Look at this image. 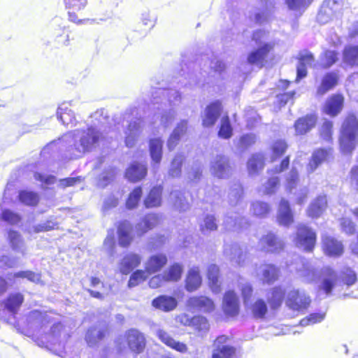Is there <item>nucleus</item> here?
Returning <instances> with one entry per match:
<instances>
[{
    "mask_svg": "<svg viewBox=\"0 0 358 358\" xmlns=\"http://www.w3.org/2000/svg\"><path fill=\"white\" fill-rule=\"evenodd\" d=\"M93 123L85 129H75L65 134L62 140L68 142L67 156L70 159H76L84 154L96 149L101 140L104 138L101 131L102 120H106L108 115L104 109L97 110L91 115Z\"/></svg>",
    "mask_w": 358,
    "mask_h": 358,
    "instance_id": "f257e3e1",
    "label": "nucleus"
},
{
    "mask_svg": "<svg viewBox=\"0 0 358 358\" xmlns=\"http://www.w3.org/2000/svg\"><path fill=\"white\" fill-rule=\"evenodd\" d=\"M180 100V93L174 89L158 87L152 92V104L154 108L160 111V122L164 127H167L176 117L173 106L178 105Z\"/></svg>",
    "mask_w": 358,
    "mask_h": 358,
    "instance_id": "f03ea898",
    "label": "nucleus"
},
{
    "mask_svg": "<svg viewBox=\"0 0 358 358\" xmlns=\"http://www.w3.org/2000/svg\"><path fill=\"white\" fill-rule=\"evenodd\" d=\"M70 336V330L62 323L57 322L51 327L50 333L45 336V341H42L41 343L55 355L66 357V344Z\"/></svg>",
    "mask_w": 358,
    "mask_h": 358,
    "instance_id": "7ed1b4c3",
    "label": "nucleus"
},
{
    "mask_svg": "<svg viewBox=\"0 0 358 358\" xmlns=\"http://www.w3.org/2000/svg\"><path fill=\"white\" fill-rule=\"evenodd\" d=\"M358 137V120L350 114L344 120L339 138L340 148L343 154H350L356 147Z\"/></svg>",
    "mask_w": 358,
    "mask_h": 358,
    "instance_id": "20e7f679",
    "label": "nucleus"
},
{
    "mask_svg": "<svg viewBox=\"0 0 358 358\" xmlns=\"http://www.w3.org/2000/svg\"><path fill=\"white\" fill-rule=\"evenodd\" d=\"M124 120L129 123L125 131V145L128 148H133L141 133L142 119L136 107L128 108L124 115Z\"/></svg>",
    "mask_w": 358,
    "mask_h": 358,
    "instance_id": "39448f33",
    "label": "nucleus"
},
{
    "mask_svg": "<svg viewBox=\"0 0 358 358\" xmlns=\"http://www.w3.org/2000/svg\"><path fill=\"white\" fill-rule=\"evenodd\" d=\"M311 302L310 296L303 289H293L290 290L285 299L286 306L293 311L306 310Z\"/></svg>",
    "mask_w": 358,
    "mask_h": 358,
    "instance_id": "423d86ee",
    "label": "nucleus"
},
{
    "mask_svg": "<svg viewBox=\"0 0 358 358\" xmlns=\"http://www.w3.org/2000/svg\"><path fill=\"white\" fill-rule=\"evenodd\" d=\"M316 242V234L306 225L300 224L297 228L296 245L307 252L313 250Z\"/></svg>",
    "mask_w": 358,
    "mask_h": 358,
    "instance_id": "0eeeda50",
    "label": "nucleus"
},
{
    "mask_svg": "<svg viewBox=\"0 0 358 358\" xmlns=\"http://www.w3.org/2000/svg\"><path fill=\"white\" fill-rule=\"evenodd\" d=\"M223 107L220 100L212 101L206 106L202 115V125L204 127H210L215 125L221 115Z\"/></svg>",
    "mask_w": 358,
    "mask_h": 358,
    "instance_id": "6e6552de",
    "label": "nucleus"
},
{
    "mask_svg": "<svg viewBox=\"0 0 358 358\" xmlns=\"http://www.w3.org/2000/svg\"><path fill=\"white\" fill-rule=\"evenodd\" d=\"M229 337L225 335L218 336L213 343L212 358H230L235 353V348L227 344Z\"/></svg>",
    "mask_w": 358,
    "mask_h": 358,
    "instance_id": "1a4fd4ad",
    "label": "nucleus"
},
{
    "mask_svg": "<svg viewBox=\"0 0 358 358\" xmlns=\"http://www.w3.org/2000/svg\"><path fill=\"white\" fill-rule=\"evenodd\" d=\"M107 333V324L104 322H100L87 329L85 338L89 346L94 347L103 339Z\"/></svg>",
    "mask_w": 358,
    "mask_h": 358,
    "instance_id": "9d476101",
    "label": "nucleus"
},
{
    "mask_svg": "<svg viewBox=\"0 0 358 358\" xmlns=\"http://www.w3.org/2000/svg\"><path fill=\"white\" fill-rule=\"evenodd\" d=\"M210 171L215 177L219 178H228L231 173L229 159L224 155H217L211 162Z\"/></svg>",
    "mask_w": 358,
    "mask_h": 358,
    "instance_id": "9b49d317",
    "label": "nucleus"
},
{
    "mask_svg": "<svg viewBox=\"0 0 358 358\" xmlns=\"http://www.w3.org/2000/svg\"><path fill=\"white\" fill-rule=\"evenodd\" d=\"M222 310L227 316L234 317L239 313L240 301L234 291H227L223 297Z\"/></svg>",
    "mask_w": 358,
    "mask_h": 358,
    "instance_id": "f8f14e48",
    "label": "nucleus"
},
{
    "mask_svg": "<svg viewBox=\"0 0 358 358\" xmlns=\"http://www.w3.org/2000/svg\"><path fill=\"white\" fill-rule=\"evenodd\" d=\"M187 306L192 311L210 313L214 310L213 301L204 296H192L187 301Z\"/></svg>",
    "mask_w": 358,
    "mask_h": 358,
    "instance_id": "ddd939ff",
    "label": "nucleus"
},
{
    "mask_svg": "<svg viewBox=\"0 0 358 358\" xmlns=\"http://www.w3.org/2000/svg\"><path fill=\"white\" fill-rule=\"evenodd\" d=\"M129 348L135 353H141L145 347V338L138 329H131L126 333Z\"/></svg>",
    "mask_w": 358,
    "mask_h": 358,
    "instance_id": "4468645a",
    "label": "nucleus"
},
{
    "mask_svg": "<svg viewBox=\"0 0 358 358\" xmlns=\"http://www.w3.org/2000/svg\"><path fill=\"white\" fill-rule=\"evenodd\" d=\"M298 59L299 62L296 66V82H299L307 76V67L312 66L315 58L313 53L309 51L304 50L299 52Z\"/></svg>",
    "mask_w": 358,
    "mask_h": 358,
    "instance_id": "2eb2a0df",
    "label": "nucleus"
},
{
    "mask_svg": "<svg viewBox=\"0 0 358 358\" xmlns=\"http://www.w3.org/2000/svg\"><path fill=\"white\" fill-rule=\"evenodd\" d=\"M259 245L262 250L268 252H277L281 250L284 246L282 241L271 232L262 237Z\"/></svg>",
    "mask_w": 358,
    "mask_h": 358,
    "instance_id": "dca6fc26",
    "label": "nucleus"
},
{
    "mask_svg": "<svg viewBox=\"0 0 358 358\" xmlns=\"http://www.w3.org/2000/svg\"><path fill=\"white\" fill-rule=\"evenodd\" d=\"M285 289L278 285L271 288L266 293V300L271 310L279 309L285 298Z\"/></svg>",
    "mask_w": 358,
    "mask_h": 358,
    "instance_id": "f3484780",
    "label": "nucleus"
},
{
    "mask_svg": "<svg viewBox=\"0 0 358 358\" xmlns=\"http://www.w3.org/2000/svg\"><path fill=\"white\" fill-rule=\"evenodd\" d=\"M164 141L161 138H152L149 141V152L154 169H157L162 159Z\"/></svg>",
    "mask_w": 358,
    "mask_h": 358,
    "instance_id": "a211bd4d",
    "label": "nucleus"
},
{
    "mask_svg": "<svg viewBox=\"0 0 358 358\" xmlns=\"http://www.w3.org/2000/svg\"><path fill=\"white\" fill-rule=\"evenodd\" d=\"M322 275H324V278L320 285V288L322 289L327 295H329L338 282V275L337 273L330 267H324L322 269Z\"/></svg>",
    "mask_w": 358,
    "mask_h": 358,
    "instance_id": "6ab92c4d",
    "label": "nucleus"
},
{
    "mask_svg": "<svg viewBox=\"0 0 358 358\" xmlns=\"http://www.w3.org/2000/svg\"><path fill=\"white\" fill-rule=\"evenodd\" d=\"M71 106V102H64L60 104L57 110V116L63 124L72 127L76 125V119L74 113L69 108Z\"/></svg>",
    "mask_w": 358,
    "mask_h": 358,
    "instance_id": "aec40b11",
    "label": "nucleus"
},
{
    "mask_svg": "<svg viewBox=\"0 0 358 358\" xmlns=\"http://www.w3.org/2000/svg\"><path fill=\"white\" fill-rule=\"evenodd\" d=\"M147 173L148 168L145 164L134 162L127 169L125 177L128 180L135 182L144 178Z\"/></svg>",
    "mask_w": 358,
    "mask_h": 358,
    "instance_id": "412c9836",
    "label": "nucleus"
},
{
    "mask_svg": "<svg viewBox=\"0 0 358 358\" xmlns=\"http://www.w3.org/2000/svg\"><path fill=\"white\" fill-rule=\"evenodd\" d=\"M141 262V257L135 253H128L121 259L119 265L120 271L127 275L135 268L138 266Z\"/></svg>",
    "mask_w": 358,
    "mask_h": 358,
    "instance_id": "4be33fe9",
    "label": "nucleus"
},
{
    "mask_svg": "<svg viewBox=\"0 0 358 358\" xmlns=\"http://www.w3.org/2000/svg\"><path fill=\"white\" fill-rule=\"evenodd\" d=\"M273 49L271 43H265L256 50L252 51L248 56V62L250 64H262L269 52Z\"/></svg>",
    "mask_w": 358,
    "mask_h": 358,
    "instance_id": "5701e85b",
    "label": "nucleus"
},
{
    "mask_svg": "<svg viewBox=\"0 0 358 358\" xmlns=\"http://www.w3.org/2000/svg\"><path fill=\"white\" fill-rule=\"evenodd\" d=\"M344 99L341 94H334L325 102L324 110L326 114L334 117L336 116L343 107Z\"/></svg>",
    "mask_w": 358,
    "mask_h": 358,
    "instance_id": "b1692460",
    "label": "nucleus"
},
{
    "mask_svg": "<svg viewBox=\"0 0 358 358\" xmlns=\"http://www.w3.org/2000/svg\"><path fill=\"white\" fill-rule=\"evenodd\" d=\"M166 255L160 253L151 255L145 263V271L150 274L159 271L167 263Z\"/></svg>",
    "mask_w": 358,
    "mask_h": 358,
    "instance_id": "393cba45",
    "label": "nucleus"
},
{
    "mask_svg": "<svg viewBox=\"0 0 358 358\" xmlns=\"http://www.w3.org/2000/svg\"><path fill=\"white\" fill-rule=\"evenodd\" d=\"M8 239L11 249L24 256L27 254V245L22 235L17 231L10 230Z\"/></svg>",
    "mask_w": 358,
    "mask_h": 358,
    "instance_id": "a878e982",
    "label": "nucleus"
},
{
    "mask_svg": "<svg viewBox=\"0 0 358 358\" xmlns=\"http://www.w3.org/2000/svg\"><path fill=\"white\" fill-rule=\"evenodd\" d=\"M187 129V121L185 120H181L176 125L173 132L171 134L167 141V148L169 151H172L175 149L177 145L179 143L182 136H183Z\"/></svg>",
    "mask_w": 358,
    "mask_h": 358,
    "instance_id": "bb28decb",
    "label": "nucleus"
},
{
    "mask_svg": "<svg viewBox=\"0 0 358 358\" xmlns=\"http://www.w3.org/2000/svg\"><path fill=\"white\" fill-rule=\"evenodd\" d=\"M277 220L280 225L288 226L293 222V215L289 202L282 199L278 212Z\"/></svg>",
    "mask_w": 358,
    "mask_h": 358,
    "instance_id": "cd10ccee",
    "label": "nucleus"
},
{
    "mask_svg": "<svg viewBox=\"0 0 358 358\" xmlns=\"http://www.w3.org/2000/svg\"><path fill=\"white\" fill-rule=\"evenodd\" d=\"M24 302V296L20 292L10 294L3 301L4 308L13 315H15L22 303Z\"/></svg>",
    "mask_w": 358,
    "mask_h": 358,
    "instance_id": "c85d7f7f",
    "label": "nucleus"
},
{
    "mask_svg": "<svg viewBox=\"0 0 358 358\" xmlns=\"http://www.w3.org/2000/svg\"><path fill=\"white\" fill-rule=\"evenodd\" d=\"M316 121L317 117L313 114L299 118L294 124L296 134L303 135L308 132L315 127Z\"/></svg>",
    "mask_w": 358,
    "mask_h": 358,
    "instance_id": "c756f323",
    "label": "nucleus"
},
{
    "mask_svg": "<svg viewBox=\"0 0 358 358\" xmlns=\"http://www.w3.org/2000/svg\"><path fill=\"white\" fill-rule=\"evenodd\" d=\"M177 304V300L173 296L167 295H160L152 301V305L155 308L165 312L173 310Z\"/></svg>",
    "mask_w": 358,
    "mask_h": 358,
    "instance_id": "7c9ffc66",
    "label": "nucleus"
},
{
    "mask_svg": "<svg viewBox=\"0 0 358 358\" xmlns=\"http://www.w3.org/2000/svg\"><path fill=\"white\" fill-rule=\"evenodd\" d=\"M324 252L329 256H340L343 252V245L341 241L336 238L327 236L323 238Z\"/></svg>",
    "mask_w": 358,
    "mask_h": 358,
    "instance_id": "2f4dec72",
    "label": "nucleus"
},
{
    "mask_svg": "<svg viewBox=\"0 0 358 358\" xmlns=\"http://www.w3.org/2000/svg\"><path fill=\"white\" fill-rule=\"evenodd\" d=\"M27 320L29 327L35 329L37 333H39L40 329L48 323V316L45 313L37 310L31 311Z\"/></svg>",
    "mask_w": 358,
    "mask_h": 358,
    "instance_id": "473e14b6",
    "label": "nucleus"
},
{
    "mask_svg": "<svg viewBox=\"0 0 358 358\" xmlns=\"http://www.w3.org/2000/svg\"><path fill=\"white\" fill-rule=\"evenodd\" d=\"M343 62L350 67L358 66V45H347L344 47Z\"/></svg>",
    "mask_w": 358,
    "mask_h": 358,
    "instance_id": "72a5a7b5",
    "label": "nucleus"
},
{
    "mask_svg": "<svg viewBox=\"0 0 358 358\" xmlns=\"http://www.w3.org/2000/svg\"><path fill=\"white\" fill-rule=\"evenodd\" d=\"M163 187L161 185L153 187L144 199V206L147 208L159 207L162 204Z\"/></svg>",
    "mask_w": 358,
    "mask_h": 358,
    "instance_id": "f704fd0d",
    "label": "nucleus"
},
{
    "mask_svg": "<svg viewBox=\"0 0 358 358\" xmlns=\"http://www.w3.org/2000/svg\"><path fill=\"white\" fill-rule=\"evenodd\" d=\"M327 201L325 195L319 196L310 204L307 213L309 217H320L327 207Z\"/></svg>",
    "mask_w": 358,
    "mask_h": 358,
    "instance_id": "c9c22d12",
    "label": "nucleus"
},
{
    "mask_svg": "<svg viewBox=\"0 0 358 358\" xmlns=\"http://www.w3.org/2000/svg\"><path fill=\"white\" fill-rule=\"evenodd\" d=\"M249 309L252 317L255 320H262L266 315L268 311V307L266 301L263 299H257L252 303Z\"/></svg>",
    "mask_w": 358,
    "mask_h": 358,
    "instance_id": "e433bc0d",
    "label": "nucleus"
},
{
    "mask_svg": "<svg viewBox=\"0 0 358 358\" xmlns=\"http://www.w3.org/2000/svg\"><path fill=\"white\" fill-rule=\"evenodd\" d=\"M159 222V217L157 214L150 213L146 215L139 222L136 227V231L143 235L146 233L148 230L155 227Z\"/></svg>",
    "mask_w": 358,
    "mask_h": 358,
    "instance_id": "4c0bfd02",
    "label": "nucleus"
},
{
    "mask_svg": "<svg viewBox=\"0 0 358 358\" xmlns=\"http://www.w3.org/2000/svg\"><path fill=\"white\" fill-rule=\"evenodd\" d=\"M198 267L191 268L185 280V288L188 292L197 289L201 284V277Z\"/></svg>",
    "mask_w": 358,
    "mask_h": 358,
    "instance_id": "58836bf2",
    "label": "nucleus"
},
{
    "mask_svg": "<svg viewBox=\"0 0 358 358\" xmlns=\"http://www.w3.org/2000/svg\"><path fill=\"white\" fill-rule=\"evenodd\" d=\"M157 335L158 338L162 341V342H163L167 346L180 352L187 351V348L185 344L179 341H176L164 330L159 329L157 332Z\"/></svg>",
    "mask_w": 358,
    "mask_h": 358,
    "instance_id": "ea45409f",
    "label": "nucleus"
},
{
    "mask_svg": "<svg viewBox=\"0 0 358 358\" xmlns=\"http://www.w3.org/2000/svg\"><path fill=\"white\" fill-rule=\"evenodd\" d=\"M338 80V76L335 72L327 73L322 80L320 86L317 88V94H324L329 90L334 87Z\"/></svg>",
    "mask_w": 358,
    "mask_h": 358,
    "instance_id": "a19ab883",
    "label": "nucleus"
},
{
    "mask_svg": "<svg viewBox=\"0 0 358 358\" xmlns=\"http://www.w3.org/2000/svg\"><path fill=\"white\" fill-rule=\"evenodd\" d=\"M218 224L215 216L213 214L204 215L202 221L199 224V229L202 234L208 235L217 230Z\"/></svg>",
    "mask_w": 358,
    "mask_h": 358,
    "instance_id": "79ce46f5",
    "label": "nucleus"
},
{
    "mask_svg": "<svg viewBox=\"0 0 358 358\" xmlns=\"http://www.w3.org/2000/svg\"><path fill=\"white\" fill-rule=\"evenodd\" d=\"M131 227L127 221L122 222L117 228L118 242L121 247L126 248L131 242Z\"/></svg>",
    "mask_w": 358,
    "mask_h": 358,
    "instance_id": "37998d69",
    "label": "nucleus"
},
{
    "mask_svg": "<svg viewBox=\"0 0 358 358\" xmlns=\"http://www.w3.org/2000/svg\"><path fill=\"white\" fill-rule=\"evenodd\" d=\"M262 281L265 284L271 285L278 279L279 269L273 264H266L261 269Z\"/></svg>",
    "mask_w": 358,
    "mask_h": 358,
    "instance_id": "c03bdc74",
    "label": "nucleus"
},
{
    "mask_svg": "<svg viewBox=\"0 0 358 358\" xmlns=\"http://www.w3.org/2000/svg\"><path fill=\"white\" fill-rule=\"evenodd\" d=\"M296 260H299L302 264V268H296V271L303 278L304 280L307 282H313L317 279V273L315 269L309 266L307 262H305L304 259L299 257H297Z\"/></svg>",
    "mask_w": 358,
    "mask_h": 358,
    "instance_id": "a18cd8bd",
    "label": "nucleus"
},
{
    "mask_svg": "<svg viewBox=\"0 0 358 358\" xmlns=\"http://www.w3.org/2000/svg\"><path fill=\"white\" fill-rule=\"evenodd\" d=\"M264 166V156L262 153L253 154L248 162V173L250 176L257 174Z\"/></svg>",
    "mask_w": 358,
    "mask_h": 358,
    "instance_id": "49530a36",
    "label": "nucleus"
},
{
    "mask_svg": "<svg viewBox=\"0 0 358 358\" xmlns=\"http://www.w3.org/2000/svg\"><path fill=\"white\" fill-rule=\"evenodd\" d=\"M219 267L215 264H210L208 267L207 276L209 282V286L214 293L220 292V286L219 284Z\"/></svg>",
    "mask_w": 358,
    "mask_h": 358,
    "instance_id": "de8ad7c7",
    "label": "nucleus"
},
{
    "mask_svg": "<svg viewBox=\"0 0 358 358\" xmlns=\"http://www.w3.org/2000/svg\"><path fill=\"white\" fill-rule=\"evenodd\" d=\"M329 155L327 149L320 148L313 152L311 159L308 164V171L313 172L324 160Z\"/></svg>",
    "mask_w": 358,
    "mask_h": 358,
    "instance_id": "09e8293b",
    "label": "nucleus"
},
{
    "mask_svg": "<svg viewBox=\"0 0 358 358\" xmlns=\"http://www.w3.org/2000/svg\"><path fill=\"white\" fill-rule=\"evenodd\" d=\"M224 253L230 260L236 264L241 266L243 261V255L240 246L234 243L231 245H225Z\"/></svg>",
    "mask_w": 358,
    "mask_h": 358,
    "instance_id": "8fccbe9b",
    "label": "nucleus"
},
{
    "mask_svg": "<svg viewBox=\"0 0 358 358\" xmlns=\"http://www.w3.org/2000/svg\"><path fill=\"white\" fill-rule=\"evenodd\" d=\"M224 224L229 230L241 229L246 227L248 224V220L244 217L241 216H229L226 215L224 220Z\"/></svg>",
    "mask_w": 358,
    "mask_h": 358,
    "instance_id": "3c124183",
    "label": "nucleus"
},
{
    "mask_svg": "<svg viewBox=\"0 0 358 358\" xmlns=\"http://www.w3.org/2000/svg\"><path fill=\"white\" fill-rule=\"evenodd\" d=\"M171 199L173 201L174 207L180 212L187 211L190 205L185 199L184 194L179 190H173L171 192Z\"/></svg>",
    "mask_w": 358,
    "mask_h": 358,
    "instance_id": "603ef678",
    "label": "nucleus"
},
{
    "mask_svg": "<svg viewBox=\"0 0 358 358\" xmlns=\"http://www.w3.org/2000/svg\"><path fill=\"white\" fill-rule=\"evenodd\" d=\"M189 325L192 327L200 336L207 333L209 329V323L208 320L201 315L194 316L189 321Z\"/></svg>",
    "mask_w": 358,
    "mask_h": 358,
    "instance_id": "864d4df0",
    "label": "nucleus"
},
{
    "mask_svg": "<svg viewBox=\"0 0 358 358\" xmlns=\"http://www.w3.org/2000/svg\"><path fill=\"white\" fill-rule=\"evenodd\" d=\"M183 272V266L180 263H174L163 273L165 281H178Z\"/></svg>",
    "mask_w": 358,
    "mask_h": 358,
    "instance_id": "5fc2aeb1",
    "label": "nucleus"
},
{
    "mask_svg": "<svg viewBox=\"0 0 358 358\" xmlns=\"http://www.w3.org/2000/svg\"><path fill=\"white\" fill-rule=\"evenodd\" d=\"M19 201L28 206H36L40 200L39 195L34 192L21 190L18 194Z\"/></svg>",
    "mask_w": 358,
    "mask_h": 358,
    "instance_id": "6e6d98bb",
    "label": "nucleus"
},
{
    "mask_svg": "<svg viewBox=\"0 0 358 358\" xmlns=\"http://www.w3.org/2000/svg\"><path fill=\"white\" fill-rule=\"evenodd\" d=\"M185 157L178 153L176 155L171 163V167L169 171V175L172 178H178L181 175L182 166L184 162Z\"/></svg>",
    "mask_w": 358,
    "mask_h": 358,
    "instance_id": "4d7b16f0",
    "label": "nucleus"
},
{
    "mask_svg": "<svg viewBox=\"0 0 358 358\" xmlns=\"http://www.w3.org/2000/svg\"><path fill=\"white\" fill-rule=\"evenodd\" d=\"M338 59V53L336 50H326L320 55L321 65L324 69L330 68Z\"/></svg>",
    "mask_w": 358,
    "mask_h": 358,
    "instance_id": "13d9d810",
    "label": "nucleus"
},
{
    "mask_svg": "<svg viewBox=\"0 0 358 358\" xmlns=\"http://www.w3.org/2000/svg\"><path fill=\"white\" fill-rule=\"evenodd\" d=\"M115 174V168L113 166L104 169L99 176L98 185L102 188L106 187L114 180Z\"/></svg>",
    "mask_w": 358,
    "mask_h": 358,
    "instance_id": "bf43d9fd",
    "label": "nucleus"
},
{
    "mask_svg": "<svg viewBox=\"0 0 358 358\" xmlns=\"http://www.w3.org/2000/svg\"><path fill=\"white\" fill-rule=\"evenodd\" d=\"M103 249L110 257L115 255V239L113 229L108 230L107 236L103 241Z\"/></svg>",
    "mask_w": 358,
    "mask_h": 358,
    "instance_id": "052dcab7",
    "label": "nucleus"
},
{
    "mask_svg": "<svg viewBox=\"0 0 358 358\" xmlns=\"http://www.w3.org/2000/svg\"><path fill=\"white\" fill-rule=\"evenodd\" d=\"M57 226L58 223L54 219L50 218L45 222L34 225L29 230V233L31 234L33 232L35 234H38L41 232L49 231L54 229Z\"/></svg>",
    "mask_w": 358,
    "mask_h": 358,
    "instance_id": "680f3d73",
    "label": "nucleus"
},
{
    "mask_svg": "<svg viewBox=\"0 0 358 358\" xmlns=\"http://www.w3.org/2000/svg\"><path fill=\"white\" fill-rule=\"evenodd\" d=\"M233 134V129L228 116L223 117L221 120L220 127L218 131V136L223 139H229Z\"/></svg>",
    "mask_w": 358,
    "mask_h": 358,
    "instance_id": "e2e57ef3",
    "label": "nucleus"
},
{
    "mask_svg": "<svg viewBox=\"0 0 358 358\" xmlns=\"http://www.w3.org/2000/svg\"><path fill=\"white\" fill-rule=\"evenodd\" d=\"M143 190L141 187L138 186L135 187L132 192H130L129 197L127 200L126 206L129 209L136 208L142 196Z\"/></svg>",
    "mask_w": 358,
    "mask_h": 358,
    "instance_id": "0e129e2a",
    "label": "nucleus"
},
{
    "mask_svg": "<svg viewBox=\"0 0 358 358\" xmlns=\"http://www.w3.org/2000/svg\"><path fill=\"white\" fill-rule=\"evenodd\" d=\"M1 219L10 224H17L21 221L22 217L19 213L10 209H3L1 213Z\"/></svg>",
    "mask_w": 358,
    "mask_h": 358,
    "instance_id": "69168bd1",
    "label": "nucleus"
},
{
    "mask_svg": "<svg viewBox=\"0 0 358 358\" xmlns=\"http://www.w3.org/2000/svg\"><path fill=\"white\" fill-rule=\"evenodd\" d=\"M243 194V188L239 183H235L229 193V202L231 206L238 204Z\"/></svg>",
    "mask_w": 358,
    "mask_h": 358,
    "instance_id": "338daca9",
    "label": "nucleus"
},
{
    "mask_svg": "<svg viewBox=\"0 0 358 358\" xmlns=\"http://www.w3.org/2000/svg\"><path fill=\"white\" fill-rule=\"evenodd\" d=\"M287 148V145L285 141L278 140L275 141L271 147L273 155L272 161L276 158L281 157Z\"/></svg>",
    "mask_w": 358,
    "mask_h": 358,
    "instance_id": "774afa93",
    "label": "nucleus"
}]
</instances>
